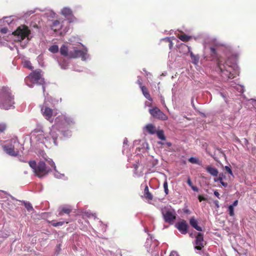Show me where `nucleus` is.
I'll return each mask as SVG.
<instances>
[{
	"mask_svg": "<svg viewBox=\"0 0 256 256\" xmlns=\"http://www.w3.org/2000/svg\"><path fill=\"white\" fill-rule=\"evenodd\" d=\"M6 124L4 123L0 124V132H4L6 128Z\"/></svg>",
	"mask_w": 256,
	"mask_h": 256,
	"instance_id": "79ce46f5",
	"label": "nucleus"
},
{
	"mask_svg": "<svg viewBox=\"0 0 256 256\" xmlns=\"http://www.w3.org/2000/svg\"><path fill=\"white\" fill-rule=\"evenodd\" d=\"M238 204V200H236L232 204H230L231 206L234 207L236 206Z\"/></svg>",
	"mask_w": 256,
	"mask_h": 256,
	"instance_id": "603ef678",
	"label": "nucleus"
},
{
	"mask_svg": "<svg viewBox=\"0 0 256 256\" xmlns=\"http://www.w3.org/2000/svg\"><path fill=\"white\" fill-rule=\"evenodd\" d=\"M195 249L200 250L206 244L204 240L203 235L201 233H198L195 240Z\"/></svg>",
	"mask_w": 256,
	"mask_h": 256,
	"instance_id": "2eb2a0df",
	"label": "nucleus"
},
{
	"mask_svg": "<svg viewBox=\"0 0 256 256\" xmlns=\"http://www.w3.org/2000/svg\"><path fill=\"white\" fill-rule=\"evenodd\" d=\"M65 23H68L66 20H62L61 22L58 20H54L52 22L50 26L54 32H58L59 34L62 35L66 32L69 29V26L68 24L64 26Z\"/></svg>",
	"mask_w": 256,
	"mask_h": 256,
	"instance_id": "9d476101",
	"label": "nucleus"
},
{
	"mask_svg": "<svg viewBox=\"0 0 256 256\" xmlns=\"http://www.w3.org/2000/svg\"><path fill=\"white\" fill-rule=\"evenodd\" d=\"M170 256H179L178 254V253L175 252V251H173V252H172Z\"/></svg>",
	"mask_w": 256,
	"mask_h": 256,
	"instance_id": "8fccbe9b",
	"label": "nucleus"
},
{
	"mask_svg": "<svg viewBox=\"0 0 256 256\" xmlns=\"http://www.w3.org/2000/svg\"><path fill=\"white\" fill-rule=\"evenodd\" d=\"M222 186H224V187H226L228 186V184L226 182H224V181L222 180V182H220Z\"/></svg>",
	"mask_w": 256,
	"mask_h": 256,
	"instance_id": "4d7b16f0",
	"label": "nucleus"
},
{
	"mask_svg": "<svg viewBox=\"0 0 256 256\" xmlns=\"http://www.w3.org/2000/svg\"><path fill=\"white\" fill-rule=\"evenodd\" d=\"M226 61L222 58H218L217 60L216 70L220 73L224 80L233 78L236 74V56L232 55L230 56L228 54Z\"/></svg>",
	"mask_w": 256,
	"mask_h": 256,
	"instance_id": "f03ea898",
	"label": "nucleus"
},
{
	"mask_svg": "<svg viewBox=\"0 0 256 256\" xmlns=\"http://www.w3.org/2000/svg\"><path fill=\"white\" fill-rule=\"evenodd\" d=\"M157 134L158 137L161 140H166V137L164 134V131L162 130H157L156 132Z\"/></svg>",
	"mask_w": 256,
	"mask_h": 256,
	"instance_id": "a878e982",
	"label": "nucleus"
},
{
	"mask_svg": "<svg viewBox=\"0 0 256 256\" xmlns=\"http://www.w3.org/2000/svg\"><path fill=\"white\" fill-rule=\"evenodd\" d=\"M183 46L186 48L188 50V52H190V56L192 60V63L195 65H198L199 62V56L198 55H194L192 52H190V47L184 45Z\"/></svg>",
	"mask_w": 256,
	"mask_h": 256,
	"instance_id": "6ab92c4d",
	"label": "nucleus"
},
{
	"mask_svg": "<svg viewBox=\"0 0 256 256\" xmlns=\"http://www.w3.org/2000/svg\"><path fill=\"white\" fill-rule=\"evenodd\" d=\"M70 42H72L73 40H72L71 39L70 40Z\"/></svg>",
	"mask_w": 256,
	"mask_h": 256,
	"instance_id": "338daca9",
	"label": "nucleus"
},
{
	"mask_svg": "<svg viewBox=\"0 0 256 256\" xmlns=\"http://www.w3.org/2000/svg\"><path fill=\"white\" fill-rule=\"evenodd\" d=\"M128 143V140L126 138L124 140V144L126 145Z\"/></svg>",
	"mask_w": 256,
	"mask_h": 256,
	"instance_id": "052dcab7",
	"label": "nucleus"
},
{
	"mask_svg": "<svg viewBox=\"0 0 256 256\" xmlns=\"http://www.w3.org/2000/svg\"><path fill=\"white\" fill-rule=\"evenodd\" d=\"M188 223L184 220H182L176 224V228H178L181 234H185L188 232Z\"/></svg>",
	"mask_w": 256,
	"mask_h": 256,
	"instance_id": "dca6fc26",
	"label": "nucleus"
},
{
	"mask_svg": "<svg viewBox=\"0 0 256 256\" xmlns=\"http://www.w3.org/2000/svg\"><path fill=\"white\" fill-rule=\"evenodd\" d=\"M99 222L100 223V226H102V230L104 232L106 229V226L102 224L100 221Z\"/></svg>",
	"mask_w": 256,
	"mask_h": 256,
	"instance_id": "09e8293b",
	"label": "nucleus"
},
{
	"mask_svg": "<svg viewBox=\"0 0 256 256\" xmlns=\"http://www.w3.org/2000/svg\"><path fill=\"white\" fill-rule=\"evenodd\" d=\"M159 242L156 239H153L152 236L147 238L145 243V247L148 252L153 253L158 250Z\"/></svg>",
	"mask_w": 256,
	"mask_h": 256,
	"instance_id": "9b49d317",
	"label": "nucleus"
},
{
	"mask_svg": "<svg viewBox=\"0 0 256 256\" xmlns=\"http://www.w3.org/2000/svg\"><path fill=\"white\" fill-rule=\"evenodd\" d=\"M48 18H54L56 16V14L52 10H48L45 13Z\"/></svg>",
	"mask_w": 256,
	"mask_h": 256,
	"instance_id": "bb28decb",
	"label": "nucleus"
},
{
	"mask_svg": "<svg viewBox=\"0 0 256 256\" xmlns=\"http://www.w3.org/2000/svg\"><path fill=\"white\" fill-rule=\"evenodd\" d=\"M74 124V120L72 117L66 114L58 115L56 118L55 124L50 128L48 134H45L41 130H35L30 134V140L43 144L46 146L52 144L57 146L59 133L61 132L64 137L70 136V129Z\"/></svg>",
	"mask_w": 256,
	"mask_h": 256,
	"instance_id": "f257e3e1",
	"label": "nucleus"
},
{
	"mask_svg": "<svg viewBox=\"0 0 256 256\" xmlns=\"http://www.w3.org/2000/svg\"><path fill=\"white\" fill-rule=\"evenodd\" d=\"M72 208L70 206H63L61 208V211L59 213V216L62 215V212L68 214L70 212Z\"/></svg>",
	"mask_w": 256,
	"mask_h": 256,
	"instance_id": "393cba45",
	"label": "nucleus"
},
{
	"mask_svg": "<svg viewBox=\"0 0 256 256\" xmlns=\"http://www.w3.org/2000/svg\"><path fill=\"white\" fill-rule=\"evenodd\" d=\"M91 216L92 217H94V219H95L96 218V216L94 214H92Z\"/></svg>",
	"mask_w": 256,
	"mask_h": 256,
	"instance_id": "e2e57ef3",
	"label": "nucleus"
},
{
	"mask_svg": "<svg viewBox=\"0 0 256 256\" xmlns=\"http://www.w3.org/2000/svg\"><path fill=\"white\" fill-rule=\"evenodd\" d=\"M137 83L138 84V85L140 86V88H142V86H144L142 85V80L138 78V80H137Z\"/></svg>",
	"mask_w": 256,
	"mask_h": 256,
	"instance_id": "a18cd8bd",
	"label": "nucleus"
},
{
	"mask_svg": "<svg viewBox=\"0 0 256 256\" xmlns=\"http://www.w3.org/2000/svg\"><path fill=\"white\" fill-rule=\"evenodd\" d=\"M58 50H59V48L57 45H53V46H51L48 49V50L51 52H52V53H56V52H58Z\"/></svg>",
	"mask_w": 256,
	"mask_h": 256,
	"instance_id": "c756f323",
	"label": "nucleus"
},
{
	"mask_svg": "<svg viewBox=\"0 0 256 256\" xmlns=\"http://www.w3.org/2000/svg\"><path fill=\"white\" fill-rule=\"evenodd\" d=\"M60 14L68 20V22H74L75 18L72 12L71 8L69 7H64L60 11Z\"/></svg>",
	"mask_w": 256,
	"mask_h": 256,
	"instance_id": "4468645a",
	"label": "nucleus"
},
{
	"mask_svg": "<svg viewBox=\"0 0 256 256\" xmlns=\"http://www.w3.org/2000/svg\"><path fill=\"white\" fill-rule=\"evenodd\" d=\"M178 38L183 42H187L190 38V36L186 34H182L178 36Z\"/></svg>",
	"mask_w": 256,
	"mask_h": 256,
	"instance_id": "2f4dec72",
	"label": "nucleus"
},
{
	"mask_svg": "<svg viewBox=\"0 0 256 256\" xmlns=\"http://www.w3.org/2000/svg\"><path fill=\"white\" fill-rule=\"evenodd\" d=\"M141 90L144 97L150 101H152V98L147 90V88L144 86H142Z\"/></svg>",
	"mask_w": 256,
	"mask_h": 256,
	"instance_id": "b1692460",
	"label": "nucleus"
},
{
	"mask_svg": "<svg viewBox=\"0 0 256 256\" xmlns=\"http://www.w3.org/2000/svg\"><path fill=\"white\" fill-rule=\"evenodd\" d=\"M138 164H134V174L135 175H136L137 176L139 177L141 176H142V174H138L136 172V170L138 168Z\"/></svg>",
	"mask_w": 256,
	"mask_h": 256,
	"instance_id": "37998d69",
	"label": "nucleus"
},
{
	"mask_svg": "<svg viewBox=\"0 0 256 256\" xmlns=\"http://www.w3.org/2000/svg\"><path fill=\"white\" fill-rule=\"evenodd\" d=\"M71 51L72 50H68V47L64 44L62 45L60 48V54L68 58H70Z\"/></svg>",
	"mask_w": 256,
	"mask_h": 256,
	"instance_id": "aec40b11",
	"label": "nucleus"
},
{
	"mask_svg": "<svg viewBox=\"0 0 256 256\" xmlns=\"http://www.w3.org/2000/svg\"><path fill=\"white\" fill-rule=\"evenodd\" d=\"M160 98H161V102H162V104L163 105H164L165 107H166L165 102H164V98L162 96H161Z\"/></svg>",
	"mask_w": 256,
	"mask_h": 256,
	"instance_id": "6e6d98bb",
	"label": "nucleus"
},
{
	"mask_svg": "<svg viewBox=\"0 0 256 256\" xmlns=\"http://www.w3.org/2000/svg\"><path fill=\"white\" fill-rule=\"evenodd\" d=\"M146 105L148 106H151V104H148L146 102Z\"/></svg>",
	"mask_w": 256,
	"mask_h": 256,
	"instance_id": "680f3d73",
	"label": "nucleus"
},
{
	"mask_svg": "<svg viewBox=\"0 0 256 256\" xmlns=\"http://www.w3.org/2000/svg\"><path fill=\"white\" fill-rule=\"evenodd\" d=\"M214 204L217 208H219L218 202V200L214 201Z\"/></svg>",
	"mask_w": 256,
	"mask_h": 256,
	"instance_id": "bf43d9fd",
	"label": "nucleus"
},
{
	"mask_svg": "<svg viewBox=\"0 0 256 256\" xmlns=\"http://www.w3.org/2000/svg\"><path fill=\"white\" fill-rule=\"evenodd\" d=\"M46 160L47 162V163L49 164V166H50L51 168H54V177L58 178L64 179V174H60L56 170V166L52 160L51 159H46Z\"/></svg>",
	"mask_w": 256,
	"mask_h": 256,
	"instance_id": "f3484780",
	"label": "nucleus"
},
{
	"mask_svg": "<svg viewBox=\"0 0 256 256\" xmlns=\"http://www.w3.org/2000/svg\"><path fill=\"white\" fill-rule=\"evenodd\" d=\"M228 210L230 216H234V207L230 205L228 207Z\"/></svg>",
	"mask_w": 256,
	"mask_h": 256,
	"instance_id": "c9c22d12",
	"label": "nucleus"
},
{
	"mask_svg": "<svg viewBox=\"0 0 256 256\" xmlns=\"http://www.w3.org/2000/svg\"><path fill=\"white\" fill-rule=\"evenodd\" d=\"M190 224L192 226L197 230L200 232L202 231V228L198 226V221L194 217L190 218Z\"/></svg>",
	"mask_w": 256,
	"mask_h": 256,
	"instance_id": "412c9836",
	"label": "nucleus"
},
{
	"mask_svg": "<svg viewBox=\"0 0 256 256\" xmlns=\"http://www.w3.org/2000/svg\"><path fill=\"white\" fill-rule=\"evenodd\" d=\"M44 158L46 162L42 160L38 164L34 160L29 162V165L33 170L36 175L40 178L47 174L51 170V168L47 166L48 164L46 160V159L50 158L46 157H44Z\"/></svg>",
	"mask_w": 256,
	"mask_h": 256,
	"instance_id": "39448f33",
	"label": "nucleus"
},
{
	"mask_svg": "<svg viewBox=\"0 0 256 256\" xmlns=\"http://www.w3.org/2000/svg\"><path fill=\"white\" fill-rule=\"evenodd\" d=\"M14 96L12 95L8 88H0V108L4 110H8L14 107Z\"/></svg>",
	"mask_w": 256,
	"mask_h": 256,
	"instance_id": "20e7f679",
	"label": "nucleus"
},
{
	"mask_svg": "<svg viewBox=\"0 0 256 256\" xmlns=\"http://www.w3.org/2000/svg\"><path fill=\"white\" fill-rule=\"evenodd\" d=\"M144 196L145 198L148 200H152L153 198L152 195L149 192L148 186H145Z\"/></svg>",
	"mask_w": 256,
	"mask_h": 256,
	"instance_id": "5701e85b",
	"label": "nucleus"
},
{
	"mask_svg": "<svg viewBox=\"0 0 256 256\" xmlns=\"http://www.w3.org/2000/svg\"><path fill=\"white\" fill-rule=\"evenodd\" d=\"M198 198L200 202H202V200H206V198H204L202 196H199L198 197Z\"/></svg>",
	"mask_w": 256,
	"mask_h": 256,
	"instance_id": "de8ad7c7",
	"label": "nucleus"
},
{
	"mask_svg": "<svg viewBox=\"0 0 256 256\" xmlns=\"http://www.w3.org/2000/svg\"><path fill=\"white\" fill-rule=\"evenodd\" d=\"M44 95H45V94H44ZM45 96V98L48 97V96ZM48 98H51V97L50 96H48Z\"/></svg>",
	"mask_w": 256,
	"mask_h": 256,
	"instance_id": "69168bd1",
	"label": "nucleus"
},
{
	"mask_svg": "<svg viewBox=\"0 0 256 256\" xmlns=\"http://www.w3.org/2000/svg\"><path fill=\"white\" fill-rule=\"evenodd\" d=\"M24 206L26 208L28 212H30L33 210V208L32 204L29 202H24Z\"/></svg>",
	"mask_w": 256,
	"mask_h": 256,
	"instance_id": "f704fd0d",
	"label": "nucleus"
},
{
	"mask_svg": "<svg viewBox=\"0 0 256 256\" xmlns=\"http://www.w3.org/2000/svg\"><path fill=\"white\" fill-rule=\"evenodd\" d=\"M15 38L14 40L17 42H21L24 40V44H21L22 48H24L26 44L28 42L31 38L30 32L28 28L25 26H19L16 30L13 32Z\"/></svg>",
	"mask_w": 256,
	"mask_h": 256,
	"instance_id": "423d86ee",
	"label": "nucleus"
},
{
	"mask_svg": "<svg viewBox=\"0 0 256 256\" xmlns=\"http://www.w3.org/2000/svg\"><path fill=\"white\" fill-rule=\"evenodd\" d=\"M58 63L62 69L66 70L68 66V62L66 60H64L62 62H58Z\"/></svg>",
	"mask_w": 256,
	"mask_h": 256,
	"instance_id": "cd10ccee",
	"label": "nucleus"
},
{
	"mask_svg": "<svg viewBox=\"0 0 256 256\" xmlns=\"http://www.w3.org/2000/svg\"><path fill=\"white\" fill-rule=\"evenodd\" d=\"M187 183L190 187H192L193 186L192 182L190 178L188 179Z\"/></svg>",
	"mask_w": 256,
	"mask_h": 256,
	"instance_id": "3c124183",
	"label": "nucleus"
},
{
	"mask_svg": "<svg viewBox=\"0 0 256 256\" xmlns=\"http://www.w3.org/2000/svg\"><path fill=\"white\" fill-rule=\"evenodd\" d=\"M144 130L147 132L149 134H156V127L153 124H146L144 128Z\"/></svg>",
	"mask_w": 256,
	"mask_h": 256,
	"instance_id": "a211bd4d",
	"label": "nucleus"
},
{
	"mask_svg": "<svg viewBox=\"0 0 256 256\" xmlns=\"http://www.w3.org/2000/svg\"><path fill=\"white\" fill-rule=\"evenodd\" d=\"M10 197L12 198V199H14V198L12 197V196H10Z\"/></svg>",
	"mask_w": 256,
	"mask_h": 256,
	"instance_id": "774afa93",
	"label": "nucleus"
},
{
	"mask_svg": "<svg viewBox=\"0 0 256 256\" xmlns=\"http://www.w3.org/2000/svg\"><path fill=\"white\" fill-rule=\"evenodd\" d=\"M42 90L44 92L45 91V86H42Z\"/></svg>",
	"mask_w": 256,
	"mask_h": 256,
	"instance_id": "0e129e2a",
	"label": "nucleus"
},
{
	"mask_svg": "<svg viewBox=\"0 0 256 256\" xmlns=\"http://www.w3.org/2000/svg\"><path fill=\"white\" fill-rule=\"evenodd\" d=\"M81 58L82 60H86L89 58L88 54V50L84 46L82 48H80L78 47L74 46L72 50L70 53V58Z\"/></svg>",
	"mask_w": 256,
	"mask_h": 256,
	"instance_id": "1a4fd4ad",
	"label": "nucleus"
},
{
	"mask_svg": "<svg viewBox=\"0 0 256 256\" xmlns=\"http://www.w3.org/2000/svg\"><path fill=\"white\" fill-rule=\"evenodd\" d=\"M7 32H8V28H4L0 30V32L2 34H5Z\"/></svg>",
	"mask_w": 256,
	"mask_h": 256,
	"instance_id": "49530a36",
	"label": "nucleus"
},
{
	"mask_svg": "<svg viewBox=\"0 0 256 256\" xmlns=\"http://www.w3.org/2000/svg\"><path fill=\"white\" fill-rule=\"evenodd\" d=\"M225 170L232 176V172L230 168L228 166H225Z\"/></svg>",
	"mask_w": 256,
	"mask_h": 256,
	"instance_id": "c03bdc74",
	"label": "nucleus"
},
{
	"mask_svg": "<svg viewBox=\"0 0 256 256\" xmlns=\"http://www.w3.org/2000/svg\"><path fill=\"white\" fill-rule=\"evenodd\" d=\"M210 52L212 54V55L213 56H216V49L214 47L210 48Z\"/></svg>",
	"mask_w": 256,
	"mask_h": 256,
	"instance_id": "ea45409f",
	"label": "nucleus"
},
{
	"mask_svg": "<svg viewBox=\"0 0 256 256\" xmlns=\"http://www.w3.org/2000/svg\"><path fill=\"white\" fill-rule=\"evenodd\" d=\"M214 196H216L218 198H220V194L218 193V192H217L216 190H215L214 192Z\"/></svg>",
	"mask_w": 256,
	"mask_h": 256,
	"instance_id": "864d4df0",
	"label": "nucleus"
},
{
	"mask_svg": "<svg viewBox=\"0 0 256 256\" xmlns=\"http://www.w3.org/2000/svg\"><path fill=\"white\" fill-rule=\"evenodd\" d=\"M42 71L40 70H36L32 72L25 78L26 84L30 88H32L34 84L43 85L44 79L42 78Z\"/></svg>",
	"mask_w": 256,
	"mask_h": 256,
	"instance_id": "6e6552de",
	"label": "nucleus"
},
{
	"mask_svg": "<svg viewBox=\"0 0 256 256\" xmlns=\"http://www.w3.org/2000/svg\"><path fill=\"white\" fill-rule=\"evenodd\" d=\"M64 222H56L55 221L52 222V224L54 226H62L64 224Z\"/></svg>",
	"mask_w": 256,
	"mask_h": 256,
	"instance_id": "e433bc0d",
	"label": "nucleus"
},
{
	"mask_svg": "<svg viewBox=\"0 0 256 256\" xmlns=\"http://www.w3.org/2000/svg\"><path fill=\"white\" fill-rule=\"evenodd\" d=\"M192 189L194 191V192H198V188L196 186H192V187H191Z\"/></svg>",
	"mask_w": 256,
	"mask_h": 256,
	"instance_id": "5fc2aeb1",
	"label": "nucleus"
},
{
	"mask_svg": "<svg viewBox=\"0 0 256 256\" xmlns=\"http://www.w3.org/2000/svg\"><path fill=\"white\" fill-rule=\"evenodd\" d=\"M4 20L8 24H10L12 22V21L14 20V19L12 16L6 17L4 18Z\"/></svg>",
	"mask_w": 256,
	"mask_h": 256,
	"instance_id": "4c0bfd02",
	"label": "nucleus"
},
{
	"mask_svg": "<svg viewBox=\"0 0 256 256\" xmlns=\"http://www.w3.org/2000/svg\"><path fill=\"white\" fill-rule=\"evenodd\" d=\"M54 104L52 98H46L44 104L40 106V112L42 116L50 122L52 123L56 118L60 114H66L58 113V110L54 108ZM70 117H71L70 116Z\"/></svg>",
	"mask_w": 256,
	"mask_h": 256,
	"instance_id": "7ed1b4c3",
	"label": "nucleus"
},
{
	"mask_svg": "<svg viewBox=\"0 0 256 256\" xmlns=\"http://www.w3.org/2000/svg\"><path fill=\"white\" fill-rule=\"evenodd\" d=\"M162 214L166 222L172 223L176 219V212L174 210L165 208L162 210Z\"/></svg>",
	"mask_w": 256,
	"mask_h": 256,
	"instance_id": "f8f14e48",
	"label": "nucleus"
},
{
	"mask_svg": "<svg viewBox=\"0 0 256 256\" xmlns=\"http://www.w3.org/2000/svg\"><path fill=\"white\" fill-rule=\"evenodd\" d=\"M251 100L253 102L254 106L256 108V100H254L253 99H252Z\"/></svg>",
	"mask_w": 256,
	"mask_h": 256,
	"instance_id": "13d9d810",
	"label": "nucleus"
},
{
	"mask_svg": "<svg viewBox=\"0 0 256 256\" xmlns=\"http://www.w3.org/2000/svg\"><path fill=\"white\" fill-rule=\"evenodd\" d=\"M22 64L24 67L27 68L30 70L32 68V66L31 63L30 61L25 60L22 62Z\"/></svg>",
	"mask_w": 256,
	"mask_h": 256,
	"instance_id": "7c9ffc66",
	"label": "nucleus"
},
{
	"mask_svg": "<svg viewBox=\"0 0 256 256\" xmlns=\"http://www.w3.org/2000/svg\"><path fill=\"white\" fill-rule=\"evenodd\" d=\"M164 192L166 194H168V184L166 180H165L164 183Z\"/></svg>",
	"mask_w": 256,
	"mask_h": 256,
	"instance_id": "72a5a7b5",
	"label": "nucleus"
},
{
	"mask_svg": "<svg viewBox=\"0 0 256 256\" xmlns=\"http://www.w3.org/2000/svg\"><path fill=\"white\" fill-rule=\"evenodd\" d=\"M188 161L192 164H198V160L194 157H191L188 159Z\"/></svg>",
	"mask_w": 256,
	"mask_h": 256,
	"instance_id": "58836bf2",
	"label": "nucleus"
},
{
	"mask_svg": "<svg viewBox=\"0 0 256 256\" xmlns=\"http://www.w3.org/2000/svg\"><path fill=\"white\" fill-rule=\"evenodd\" d=\"M20 144L16 138H12L5 142L2 144L4 151L11 156H17L19 154L18 148Z\"/></svg>",
	"mask_w": 256,
	"mask_h": 256,
	"instance_id": "0eeeda50",
	"label": "nucleus"
},
{
	"mask_svg": "<svg viewBox=\"0 0 256 256\" xmlns=\"http://www.w3.org/2000/svg\"><path fill=\"white\" fill-rule=\"evenodd\" d=\"M164 40H166V42H169V47L170 48H171L172 47V42L170 38H166L164 39Z\"/></svg>",
	"mask_w": 256,
	"mask_h": 256,
	"instance_id": "a19ab883",
	"label": "nucleus"
},
{
	"mask_svg": "<svg viewBox=\"0 0 256 256\" xmlns=\"http://www.w3.org/2000/svg\"><path fill=\"white\" fill-rule=\"evenodd\" d=\"M224 178V175L223 174L221 173L219 174V176L218 178H214V182H222L223 180V178Z\"/></svg>",
	"mask_w": 256,
	"mask_h": 256,
	"instance_id": "473e14b6",
	"label": "nucleus"
},
{
	"mask_svg": "<svg viewBox=\"0 0 256 256\" xmlns=\"http://www.w3.org/2000/svg\"><path fill=\"white\" fill-rule=\"evenodd\" d=\"M206 170L209 174H210L212 176H218V170L216 168L212 167L210 166H207L206 168Z\"/></svg>",
	"mask_w": 256,
	"mask_h": 256,
	"instance_id": "4be33fe9",
	"label": "nucleus"
},
{
	"mask_svg": "<svg viewBox=\"0 0 256 256\" xmlns=\"http://www.w3.org/2000/svg\"><path fill=\"white\" fill-rule=\"evenodd\" d=\"M149 112L155 118L162 120H168V116L157 107L150 109Z\"/></svg>",
	"mask_w": 256,
	"mask_h": 256,
	"instance_id": "ddd939ff",
	"label": "nucleus"
},
{
	"mask_svg": "<svg viewBox=\"0 0 256 256\" xmlns=\"http://www.w3.org/2000/svg\"><path fill=\"white\" fill-rule=\"evenodd\" d=\"M234 88L240 92H244V88L242 86L240 85H235L234 84H232L230 86Z\"/></svg>",
	"mask_w": 256,
	"mask_h": 256,
	"instance_id": "c85d7f7f",
	"label": "nucleus"
}]
</instances>
